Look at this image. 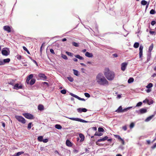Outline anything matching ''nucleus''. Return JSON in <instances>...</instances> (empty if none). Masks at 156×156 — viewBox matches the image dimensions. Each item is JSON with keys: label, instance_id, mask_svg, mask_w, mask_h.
<instances>
[{"label": "nucleus", "instance_id": "052dcab7", "mask_svg": "<svg viewBox=\"0 0 156 156\" xmlns=\"http://www.w3.org/2000/svg\"><path fill=\"white\" fill-rule=\"evenodd\" d=\"M4 65V62H3L2 60H0V66L3 65Z\"/></svg>", "mask_w": 156, "mask_h": 156}, {"label": "nucleus", "instance_id": "e433bc0d", "mask_svg": "<svg viewBox=\"0 0 156 156\" xmlns=\"http://www.w3.org/2000/svg\"><path fill=\"white\" fill-rule=\"evenodd\" d=\"M156 12L155 10L153 9H152L151 10L150 12V13L151 14H154L156 13Z\"/></svg>", "mask_w": 156, "mask_h": 156}, {"label": "nucleus", "instance_id": "bb28decb", "mask_svg": "<svg viewBox=\"0 0 156 156\" xmlns=\"http://www.w3.org/2000/svg\"><path fill=\"white\" fill-rule=\"evenodd\" d=\"M153 48V43L151 44L150 46L149 47V52H151Z\"/></svg>", "mask_w": 156, "mask_h": 156}, {"label": "nucleus", "instance_id": "473e14b6", "mask_svg": "<svg viewBox=\"0 0 156 156\" xmlns=\"http://www.w3.org/2000/svg\"><path fill=\"white\" fill-rule=\"evenodd\" d=\"M153 86V84L151 83H149L147 86H146V87L147 88H150L152 87Z\"/></svg>", "mask_w": 156, "mask_h": 156}, {"label": "nucleus", "instance_id": "6e6552de", "mask_svg": "<svg viewBox=\"0 0 156 156\" xmlns=\"http://www.w3.org/2000/svg\"><path fill=\"white\" fill-rule=\"evenodd\" d=\"M70 94L71 95L74 97H75L77 99H78V100H81L83 101H85V99L84 98H81L80 97H79L78 96L75 95L72 93H70Z\"/></svg>", "mask_w": 156, "mask_h": 156}, {"label": "nucleus", "instance_id": "774afa93", "mask_svg": "<svg viewBox=\"0 0 156 156\" xmlns=\"http://www.w3.org/2000/svg\"><path fill=\"white\" fill-rule=\"evenodd\" d=\"M156 76V73H154L152 76V77H154Z\"/></svg>", "mask_w": 156, "mask_h": 156}, {"label": "nucleus", "instance_id": "13d9d810", "mask_svg": "<svg viewBox=\"0 0 156 156\" xmlns=\"http://www.w3.org/2000/svg\"><path fill=\"white\" fill-rule=\"evenodd\" d=\"M42 141L44 143H47L48 142V139H45L43 140Z\"/></svg>", "mask_w": 156, "mask_h": 156}, {"label": "nucleus", "instance_id": "7c9ffc66", "mask_svg": "<svg viewBox=\"0 0 156 156\" xmlns=\"http://www.w3.org/2000/svg\"><path fill=\"white\" fill-rule=\"evenodd\" d=\"M16 80H12L10 82H9V84L12 85V86L14 85V83L15 82Z\"/></svg>", "mask_w": 156, "mask_h": 156}, {"label": "nucleus", "instance_id": "58836bf2", "mask_svg": "<svg viewBox=\"0 0 156 156\" xmlns=\"http://www.w3.org/2000/svg\"><path fill=\"white\" fill-rule=\"evenodd\" d=\"M32 124V122H30L28 124V126H27V128H28V129L29 130L31 128Z\"/></svg>", "mask_w": 156, "mask_h": 156}, {"label": "nucleus", "instance_id": "69168bd1", "mask_svg": "<svg viewBox=\"0 0 156 156\" xmlns=\"http://www.w3.org/2000/svg\"><path fill=\"white\" fill-rule=\"evenodd\" d=\"M151 91V89H149V88L148 89L146 90V91L147 93L150 92Z\"/></svg>", "mask_w": 156, "mask_h": 156}, {"label": "nucleus", "instance_id": "f257e3e1", "mask_svg": "<svg viewBox=\"0 0 156 156\" xmlns=\"http://www.w3.org/2000/svg\"><path fill=\"white\" fill-rule=\"evenodd\" d=\"M96 80L97 83L101 85L104 86L109 84L108 81L102 73H98L96 76Z\"/></svg>", "mask_w": 156, "mask_h": 156}, {"label": "nucleus", "instance_id": "7ed1b4c3", "mask_svg": "<svg viewBox=\"0 0 156 156\" xmlns=\"http://www.w3.org/2000/svg\"><path fill=\"white\" fill-rule=\"evenodd\" d=\"M16 119L20 122L23 124H25L26 122V120L25 119L21 116L16 115Z\"/></svg>", "mask_w": 156, "mask_h": 156}, {"label": "nucleus", "instance_id": "e2e57ef3", "mask_svg": "<svg viewBox=\"0 0 156 156\" xmlns=\"http://www.w3.org/2000/svg\"><path fill=\"white\" fill-rule=\"evenodd\" d=\"M112 55L114 57H117L118 56L117 54L116 53L113 54Z\"/></svg>", "mask_w": 156, "mask_h": 156}, {"label": "nucleus", "instance_id": "9d476101", "mask_svg": "<svg viewBox=\"0 0 156 156\" xmlns=\"http://www.w3.org/2000/svg\"><path fill=\"white\" fill-rule=\"evenodd\" d=\"M87 110L84 108H80L77 109V111L78 112L80 113H81L82 112H86L87 111Z\"/></svg>", "mask_w": 156, "mask_h": 156}, {"label": "nucleus", "instance_id": "09e8293b", "mask_svg": "<svg viewBox=\"0 0 156 156\" xmlns=\"http://www.w3.org/2000/svg\"><path fill=\"white\" fill-rule=\"evenodd\" d=\"M84 95L87 98H89L90 97V95L87 93H85Z\"/></svg>", "mask_w": 156, "mask_h": 156}, {"label": "nucleus", "instance_id": "393cba45", "mask_svg": "<svg viewBox=\"0 0 156 156\" xmlns=\"http://www.w3.org/2000/svg\"><path fill=\"white\" fill-rule=\"evenodd\" d=\"M10 59L9 58L5 59L3 60V62H4V64L5 63H8L10 61Z\"/></svg>", "mask_w": 156, "mask_h": 156}, {"label": "nucleus", "instance_id": "4468645a", "mask_svg": "<svg viewBox=\"0 0 156 156\" xmlns=\"http://www.w3.org/2000/svg\"><path fill=\"white\" fill-rule=\"evenodd\" d=\"M33 75L31 74L30 75L27 77L26 80V82L27 84H29V81L30 79H33Z\"/></svg>", "mask_w": 156, "mask_h": 156}, {"label": "nucleus", "instance_id": "ddd939ff", "mask_svg": "<svg viewBox=\"0 0 156 156\" xmlns=\"http://www.w3.org/2000/svg\"><path fill=\"white\" fill-rule=\"evenodd\" d=\"M22 86L21 85H19V84L18 83H16L15 84L13 87V88L14 89L16 90H18L19 89H22Z\"/></svg>", "mask_w": 156, "mask_h": 156}, {"label": "nucleus", "instance_id": "b1692460", "mask_svg": "<svg viewBox=\"0 0 156 156\" xmlns=\"http://www.w3.org/2000/svg\"><path fill=\"white\" fill-rule=\"evenodd\" d=\"M55 127L56 128L58 129H61L62 128V126L59 124H56L55 125Z\"/></svg>", "mask_w": 156, "mask_h": 156}, {"label": "nucleus", "instance_id": "a211bd4d", "mask_svg": "<svg viewBox=\"0 0 156 156\" xmlns=\"http://www.w3.org/2000/svg\"><path fill=\"white\" fill-rule=\"evenodd\" d=\"M38 109L40 111L43 110L44 109V106L42 105H39L38 106Z\"/></svg>", "mask_w": 156, "mask_h": 156}, {"label": "nucleus", "instance_id": "f3484780", "mask_svg": "<svg viewBox=\"0 0 156 156\" xmlns=\"http://www.w3.org/2000/svg\"><path fill=\"white\" fill-rule=\"evenodd\" d=\"M85 55L86 56L88 57H93V55L91 53H90L88 52H87L85 54Z\"/></svg>", "mask_w": 156, "mask_h": 156}, {"label": "nucleus", "instance_id": "aec40b11", "mask_svg": "<svg viewBox=\"0 0 156 156\" xmlns=\"http://www.w3.org/2000/svg\"><path fill=\"white\" fill-rule=\"evenodd\" d=\"M36 80L35 79H32L30 81H29V83L30 85H33L35 82Z\"/></svg>", "mask_w": 156, "mask_h": 156}, {"label": "nucleus", "instance_id": "f8f14e48", "mask_svg": "<svg viewBox=\"0 0 156 156\" xmlns=\"http://www.w3.org/2000/svg\"><path fill=\"white\" fill-rule=\"evenodd\" d=\"M143 47L142 45H140L139 48V57L140 58L143 55Z\"/></svg>", "mask_w": 156, "mask_h": 156}, {"label": "nucleus", "instance_id": "dca6fc26", "mask_svg": "<svg viewBox=\"0 0 156 156\" xmlns=\"http://www.w3.org/2000/svg\"><path fill=\"white\" fill-rule=\"evenodd\" d=\"M66 144L67 146L69 147H71L72 146V144L68 140H67L66 141Z\"/></svg>", "mask_w": 156, "mask_h": 156}, {"label": "nucleus", "instance_id": "4be33fe9", "mask_svg": "<svg viewBox=\"0 0 156 156\" xmlns=\"http://www.w3.org/2000/svg\"><path fill=\"white\" fill-rule=\"evenodd\" d=\"M79 137L81 138V140H80V141H83L84 138V135L82 133H80L79 134Z\"/></svg>", "mask_w": 156, "mask_h": 156}, {"label": "nucleus", "instance_id": "72a5a7b5", "mask_svg": "<svg viewBox=\"0 0 156 156\" xmlns=\"http://www.w3.org/2000/svg\"><path fill=\"white\" fill-rule=\"evenodd\" d=\"M72 44L73 46L76 47H78L79 46V44L75 42H72Z\"/></svg>", "mask_w": 156, "mask_h": 156}, {"label": "nucleus", "instance_id": "a18cd8bd", "mask_svg": "<svg viewBox=\"0 0 156 156\" xmlns=\"http://www.w3.org/2000/svg\"><path fill=\"white\" fill-rule=\"evenodd\" d=\"M143 103H146V102H147V104L150 105V103H149V100L148 99H145V100L143 101Z\"/></svg>", "mask_w": 156, "mask_h": 156}, {"label": "nucleus", "instance_id": "2f4dec72", "mask_svg": "<svg viewBox=\"0 0 156 156\" xmlns=\"http://www.w3.org/2000/svg\"><path fill=\"white\" fill-rule=\"evenodd\" d=\"M141 3L142 5H147V2L144 0H143L141 1Z\"/></svg>", "mask_w": 156, "mask_h": 156}, {"label": "nucleus", "instance_id": "c85d7f7f", "mask_svg": "<svg viewBox=\"0 0 156 156\" xmlns=\"http://www.w3.org/2000/svg\"><path fill=\"white\" fill-rule=\"evenodd\" d=\"M139 45V44L138 42H135L134 45H133V47L135 48H138Z\"/></svg>", "mask_w": 156, "mask_h": 156}, {"label": "nucleus", "instance_id": "4c0bfd02", "mask_svg": "<svg viewBox=\"0 0 156 156\" xmlns=\"http://www.w3.org/2000/svg\"><path fill=\"white\" fill-rule=\"evenodd\" d=\"M103 135V133H98L97 132H96L95 133L94 135L97 136H101Z\"/></svg>", "mask_w": 156, "mask_h": 156}, {"label": "nucleus", "instance_id": "49530a36", "mask_svg": "<svg viewBox=\"0 0 156 156\" xmlns=\"http://www.w3.org/2000/svg\"><path fill=\"white\" fill-rule=\"evenodd\" d=\"M142 103L141 102H140L137 103L136 105V107L140 106L142 105Z\"/></svg>", "mask_w": 156, "mask_h": 156}, {"label": "nucleus", "instance_id": "f704fd0d", "mask_svg": "<svg viewBox=\"0 0 156 156\" xmlns=\"http://www.w3.org/2000/svg\"><path fill=\"white\" fill-rule=\"evenodd\" d=\"M61 57L63 58L65 60H67L68 59V58L67 56L65 55L62 54Z\"/></svg>", "mask_w": 156, "mask_h": 156}, {"label": "nucleus", "instance_id": "3c124183", "mask_svg": "<svg viewBox=\"0 0 156 156\" xmlns=\"http://www.w3.org/2000/svg\"><path fill=\"white\" fill-rule=\"evenodd\" d=\"M115 137L116 138H117L119 140L121 139V137L118 135H115Z\"/></svg>", "mask_w": 156, "mask_h": 156}, {"label": "nucleus", "instance_id": "79ce46f5", "mask_svg": "<svg viewBox=\"0 0 156 156\" xmlns=\"http://www.w3.org/2000/svg\"><path fill=\"white\" fill-rule=\"evenodd\" d=\"M67 79L69 80V81L71 82H72L73 81V79L71 77H67Z\"/></svg>", "mask_w": 156, "mask_h": 156}, {"label": "nucleus", "instance_id": "864d4df0", "mask_svg": "<svg viewBox=\"0 0 156 156\" xmlns=\"http://www.w3.org/2000/svg\"><path fill=\"white\" fill-rule=\"evenodd\" d=\"M122 129L123 130H124V131H126L127 130V126H125L122 127Z\"/></svg>", "mask_w": 156, "mask_h": 156}, {"label": "nucleus", "instance_id": "412c9836", "mask_svg": "<svg viewBox=\"0 0 156 156\" xmlns=\"http://www.w3.org/2000/svg\"><path fill=\"white\" fill-rule=\"evenodd\" d=\"M116 112H117L119 113L123 112L124 110H122V107L121 106H120L119 107V108L117 110H116Z\"/></svg>", "mask_w": 156, "mask_h": 156}, {"label": "nucleus", "instance_id": "37998d69", "mask_svg": "<svg viewBox=\"0 0 156 156\" xmlns=\"http://www.w3.org/2000/svg\"><path fill=\"white\" fill-rule=\"evenodd\" d=\"M23 153H24V152H23V151H21V152H18L16 153V156H19Z\"/></svg>", "mask_w": 156, "mask_h": 156}, {"label": "nucleus", "instance_id": "680f3d73", "mask_svg": "<svg viewBox=\"0 0 156 156\" xmlns=\"http://www.w3.org/2000/svg\"><path fill=\"white\" fill-rule=\"evenodd\" d=\"M1 123L2 124V126L4 128H5V123L3 122H2Z\"/></svg>", "mask_w": 156, "mask_h": 156}, {"label": "nucleus", "instance_id": "0e129e2a", "mask_svg": "<svg viewBox=\"0 0 156 156\" xmlns=\"http://www.w3.org/2000/svg\"><path fill=\"white\" fill-rule=\"evenodd\" d=\"M23 50H24V51H28V50L27 49V48L25 46H23Z\"/></svg>", "mask_w": 156, "mask_h": 156}, {"label": "nucleus", "instance_id": "423d86ee", "mask_svg": "<svg viewBox=\"0 0 156 156\" xmlns=\"http://www.w3.org/2000/svg\"><path fill=\"white\" fill-rule=\"evenodd\" d=\"M127 65L128 63L126 62H123L121 64V69L122 71H124L125 70Z\"/></svg>", "mask_w": 156, "mask_h": 156}, {"label": "nucleus", "instance_id": "2eb2a0df", "mask_svg": "<svg viewBox=\"0 0 156 156\" xmlns=\"http://www.w3.org/2000/svg\"><path fill=\"white\" fill-rule=\"evenodd\" d=\"M2 53L3 55L7 56L8 55V52L6 50H2Z\"/></svg>", "mask_w": 156, "mask_h": 156}, {"label": "nucleus", "instance_id": "c03bdc74", "mask_svg": "<svg viewBox=\"0 0 156 156\" xmlns=\"http://www.w3.org/2000/svg\"><path fill=\"white\" fill-rule=\"evenodd\" d=\"M66 91L65 89L62 90L61 91V93L63 94H66Z\"/></svg>", "mask_w": 156, "mask_h": 156}, {"label": "nucleus", "instance_id": "9b49d317", "mask_svg": "<svg viewBox=\"0 0 156 156\" xmlns=\"http://www.w3.org/2000/svg\"><path fill=\"white\" fill-rule=\"evenodd\" d=\"M38 76L41 79L43 80H45L47 78V76H45L44 74L41 73H39L38 74Z\"/></svg>", "mask_w": 156, "mask_h": 156}, {"label": "nucleus", "instance_id": "20e7f679", "mask_svg": "<svg viewBox=\"0 0 156 156\" xmlns=\"http://www.w3.org/2000/svg\"><path fill=\"white\" fill-rule=\"evenodd\" d=\"M23 115L27 119H34V116L31 114L27 113L23 114Z\"/></svg>", "mask_w": 156, "mask_h": 156}, {"label": "nucleus", "instance_id": "ea45409f", "mask_svg": "<svg viewBox=\"0 0 156 156\" xmlns=\"http://www.w3.org/2000/svg\"><path fill=\"white\" fill-rule=\"evenodd\" d=\"M66 53L69 56H73V54L70 52H69L68 51H66Z\"/></svg>", "mask_w": 156, "mask_h": 156}, {"label": "nucleus", "instance_id": "0eeeda50", "mask_svg": "<svg viewBox=\"0 0 156 156\" xmlns=\"http://www.w3.org/2000/svg\"><path fill=\"white\" fill-rule=\"evenodd\" d=\"M68 118L72 120L76 121L83 122H85V121L84 120L78 118Z\"/></svg>", "mask_w": 156, "mask_h": 156}, {"label": "nucleus", "instance_id": "6ab92c4d", "mask_svg": "<svg viewBox=\"0 0 156 156\" xmlns=\"http://www.w3.org/2000/svg\"><path fill=\"white\" fill-rule=\"evenodd\" d=\"M147 112V110L145 108H141L140 109V114H143L146 112Z\"/></svg>", "mask_w": 156, "mask_h": 156}, {"label": "nucleus", "instance_id": "5701e85b", "mask_svg": "<svg viewBox=\"0 0 156 156\" xmlns=\"http://www.w3.org/2000/svg\"><path fill=\"white\" fill-rule=\"evenodd\" d=\"M154 115H152L148 117H147L145 120V121H148L150 120L153 117H154Z\"/></svg>", "mask_w": 156, "mask_h": 156}, {"label": "nucleus", "instance_id": "6e6d98bb", "mask_svg": "<svg viewBox=\"0 0 156 156\" xmlns=\"http://www.w3.org/2000/svg\"><path fill=\"white\" fill-rule=\"evenodd\" d=\"M50 52L52 54H55L54 50L52 49H51L50 50Z\"/></svg>", "mask_w": 156, "mask_h": 156}, {"label": "nucleus", "instance_id": "8fccbe9b", "mask_svg": "<svg viewBox=\"0 0 156 156\" xmlns=\"http://www.w3.org/2000/svg\"><path fill=\"white\" fill-rule=\"evenodd\" d=\"M22 56L20 55H18L16 56V58L18 60H20L21 59Z\"/></svg>", "mask_w": 156, "mask_h": 156}, {"label": "nucleus", "instance_id": "f03ea898", "mask_svg": "<svg viewBox=\"0 0 156 156\" xmlns=\"http://www.w3.org/2000/svg\"><path fill=\"white\" fill-rule=\"evenodd\" d=\"M104 73L106 77L109 80H112L115 76L114 72L110 70L108 68H105Z\"/></svg>", "mask_w": 156, "mask_h": 156}, {"label": "nucleus", "instance_id": "a878e982", "mask_svg": "<svg viewBox=\"0 0 156 156\" xmlns=\"http://www.w3.org/2000/svg\"><path fill=\"white\" fill-rule=\"evenodd\" d=\"M75 57L76 58H78V59H80V60H83L84 59V58H83V57L82 56H80L79 55H75Z\"/></svg>", "mask_w": 156, "mask_h": 156}, {"label": "nucleus", "instance_id": "a19ab883", "mask_svg": "<svg viewBox=\"0 0 156 156\" xmlns=\"http://www.w3.org/2000/svg\"><path fill=\"white\" fill-rule=\"evenodd\" d=\"M98 131L99 132H104V131L102 127H99L98 128Z\"/></svg>", "mask_w": 156, "mask_h": 156}, {"label": "nucleus", "instance_id": "de8ad7c7", "mask_svg": "<svg viewBox=\"0 0 156 156\" xmlns=\"http://www.w3.org/2000/svg\"><path fill=\"white\" fill-rule=\"evenodd\" d=\"M134 123L133 122H132L130 124L129 127H130V128L131 129V128H133L134 127Z\"/></svg>", "mask_w": 156, "mask_h": 156}, {"label": "nucleus", "instance_id": "39448f33", "mask_svg": "<svg viewBox=\"0 0 156 156\" xmlns=\"http://www.w3.org/2000/svg\"><path fill=\"white\" fill-rule=\"evenodd\" d=\"M108 137L107 136H105L103 138L98 139L97 141L96 142V144L97 145L101 146V144L99 143L98 142L104 141L108 139Z\"/></svg>", "mask_w": 156, "mask_h": 156}, {"label": "nucleus", "instance_id": "4d7b16f0", "mask_svg": "<svg viewBox=\"0 0 156 156\" xmlns=\"http://www.w3.org/2000/svg\"><path fill=\"white\" fill-rule=\"evenodd\" d=\"M156 23V22L154 21H152L151 22V25L152 26H154Z\"/></svg>", "mask_w": 156, "mask_h": 156}, {"label": "nucleus", "instance_id": "338daca9", "mask_svg": "<svg viewBox=\"0 0 156 156\" xmlns=\"http://www.w3.org/2000/svg\"><path fill=\"white\" fill-rule=\"evenodd\" d=\"M147 142L148 144H150L151 143V142L150 140H147Z\"/></svg>", "mask_w": 156, "mask_h": 156}, {"label": "nucleus", "instance_id": "603ef678", "mask_svg": "<svg viewBox=\"0 0 156 156\" xmlns=\"http://www.w3.org/2000/svg\"><path fill=\"white\" fill-rule=\"evenodd\" d=\"M119 140V141H120L121 142L122 144L123 145L124 144V143H125L123 139H122V138H121V139H120Z\"/></svg>", "mask_w": 156, "mask_h": 156}, {"label": "nucleus", "instance_id": "cd10ccee", "mask_svg": "<svg viewBox=\"0 0 156 156\" xmlns=\"http://www.w3.org/2000/svg\"><path fill=\"white\" fill-rule=\"evenodd\" d=\"M134 81V79L133 78L131 77L128 80V83H131L133 82Z\"/></svg>", "mask_w": 156, "mask_h": 156}, {"label": "nucleus", "instance_id": "c9c22d12", "mask_svg": "<svg viewBox=\"0 0 156 156\" xmlns=\"http://www.w3.org/2000/svg\"><path fill=\"white\" fill-rule=\"evenodd\" d=\"M73 73H74V74L76 76H78V71L75 70V69H73Z\"/></svg>", "mask_w": 156, "mask_h": 156}, {"label": "nucleus", "instance_id": "1a4fd4ad", "mask_svg": "<svg viewBox=\"0 0 156 156\" xmlns=\"http://www.w3.org/2000/svg\"><path fill=\"white\" fill-rule=\"evenodd\" d=\"M3 29L7 31L8 33H10L11 32V28L9 26H5L3 27Z\"/></svg>", "mask_w": 156, "mask_h": 156}, {"label": "nucleus", "instance_id": "c756f323", "mask_svg": "<svg viewBox=\"0 0 156 156\" xmlns=\"http://www.w3.org/2000/svg\"><path fill=\"white\" fill-rule=\"evenodd\" d=\"M43 140V136H40L37 138V140L39 141L42 142Z\"/></svg>", "mask_w": 156, "mask_h": 156}, {"label": "nucleus", "instance_id": "5fc2aeb1", "mask_svg": "<svg viewBox=\"0 0 156 156\" xmlns=\"http://www.w3.org/2000/svg\"><path fill=\"white\" fill-rule=\"evenodd\" d=\"M31 60L34 63H35L36 64V65L37 66L38 65V64L37 63V62L35 60H34V59H31Z\"/></svg>", "mask_w": 156, "mask_h": 156}, {"label": "nucleus", "instance_id": "bf43d9fd", "mask_svg": "<svg viewBox=\"0 0 156 156\" xmlns=\"http://www.w3.org/2000/svg\"><path fill=\"white\" fill-rule=\"evenodd\" d=\"M156 147V143H155L151 147V148L152 149H154Z\"/></svg>", "mask_w": 156, "mask_h": 156}]
</instances>
